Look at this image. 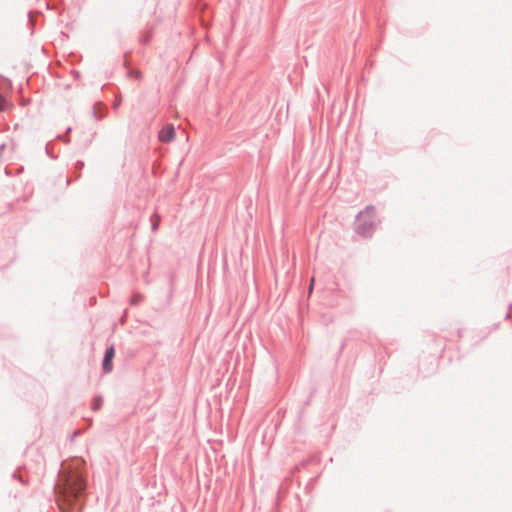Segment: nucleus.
Wrapping results in <instances>:
<instances>
[{"label":"nucleus","instance_id":"obj_1","mask_svg":"<svg viewBox=\"0 0 512 512\" xmlns=\"http://www.w3.org/2000/svg\"><path fill=\"white\" fill-rule=\"evenodd\" d=\"M85 489L78 471L64 470L56 485V502L61 512H77L81 507V495Z\"/></svg>","mask_w":512,"mask_h":512},{"label":"nucleus","instance_id":"obj_2","mask_svg":"<svg viewBox=\"0 0 512 512\" xmlns=\"http://www.w3.org/2000/svg\"><path fill=\"white\" fill-rule=\"evenodd\" d=\"M175 129L171 124L166 125L158 134V138L162 142H170L175 139Z\"/></svg>","mask_w":512,"mask_h":512},{"label":"nucleus","instance_id":"obj_3","mask_svg":"<svg viewBox=\"0 0 512 512\" xmlns=\"http://www.w3.org/2000/svg\"><path fill=\"white\" fill-rule=\"evenodd\" d=\"M115 351L114 347H110L106 353L103 360V370L105 372H110L112 370V359L114 357Z\"/></svg>","mask_w":512,"mask_h":512},{"label":"nucleus","instance_id":"obj_4","mask_svg":"<svg viewBox=\"0 0 512 512\" xmlns=\"http://www.w3.org/2000/svg\"><path fill=\"white\" fill-rule=\"evenodd\" d=\"M375 216V209L373 206H368L358 214V221L366 222Z\"/></svg>","mask_w":512,"mask_h":512},{"label":"nucleus","instance_id":"obj_5","mask_svg":"<svg viewBox=\"0 0 512 512\" xmlns=\"http://www.w3.org/2000/svg\"><path fill=\"white\" fill-rule=\"evenodd\" d=\"M159 223H160V216L155 214L152 217V230L153 231H156L158 229Z\"/></svg>","mask_w":512,"mask_h":512},{"label":"nucleus","instance_id":"obj_6","mask_svg":"<svg viewBox=\"0 0 512 512\" xmlns=\"http://www.w3.org/2000/svg\"><path fill=\"white\" fill-rule=\"evenodd\" d=\"M8 106L7 101L0 95V111L6 110Z\"/></svg>","mask_w":512,"mask_h":512},{"label":"nucleus","instance_id":"obj_7","mask_svg":"<svg viewBox=\"0 0 512 512\" xmlns=\"http://www.w3.org/2000/svg\"><path fill=\"white\" fill-rule=\"evenodd\" d=\"M371 226H372V225H370L368 228H366V227H362V226H361V227H359V232H360L361 234H368V233H369V231H370V229H371Z\"/></svg>","mask_w":512,"mask_h":512},{"label":"nucleus","instance_id":"obj_8","mask_svg":"<svg viewBox=\"0 0 512 512\" xmlns=\"http://www.w3.org/2000/svg\"><path fill=\"white\" fill-rule=\"evenodd\" d=\"M314 282H315V278H314V277H312V278H311V281H310V286H309V289H308V293H309V294H311V293H312Z\"/></svg>","mask_w":512,"mask_h":512}]
</instances>
